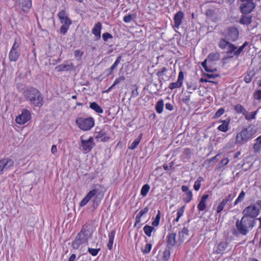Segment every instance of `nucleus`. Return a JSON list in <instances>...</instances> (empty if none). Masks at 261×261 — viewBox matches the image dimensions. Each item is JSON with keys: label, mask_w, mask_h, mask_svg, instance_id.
<instances>
[{"label": "nucleus", "mask_w": 261, "mask_h": 261, "mask_svg": "<svg viewBox=\"0 0 261 261\" xmlns=\"http://www.w3.org/2000/svg\"><path fill=\"white\" fill-rule=\"evenodd\" d=\"M149 208L147 207H145L143 210H141L136 215V222L135 223V226H136L137 224H139L141 222V217L145 214H147Z\"/></svg>", "instance_id": "nucleus-26"}, {"label": "nucleus", "mask_w": 261, "mask_h": 261, "mask_svg": "<svg viewBox=\"0 0 261 261\" xmlns=\"http://www.w3.org/2000/svg\"><path fill=\"white\" fill-rule=\"evenodd\" d=\"M220 54L216 53H212L210 54L206 59L202 63L201 65L205 70L207 72H213L216 70V69L212 68L208 66L206 64V63L208 62V63L212 62L214 61H218L220 59Z\"/></svg>", "instance_id": "nucleus-8"}, {"label": "nucleus", "mask_w": 261, "mask_h": 261, "mask_svg": "<svg viewBox=\"0 0 261 261\" xmlns=\"http://www.w3.org/2000/svg\"><path fill=\"white\" fill-rule=\"evenodd\" d=\"M234 196L231 194H229L227 197L224 198L225 201H227V203L230 205L231 202L232 201Z\"/></svg>", "instance_id": "nucleus-61"}, {"label": "nucleus", "mask_w": 261, "mask_h": 261, "mask_svg": "<svg viewBox=\"0 0 261 261\" xmlns=\"http://www.w3.org/2000/svg\"><path fill=\"white\" fill-rule=\"evenodd\" d=\"M164 100L161 99L159 100L155 105V110L158 114H161L164 108Z\"/></svg>", "instance_id": "nucleus-36"}, {"label": "nucleus", "mask_w": 261, "mask_h": 261, "mask_svg": "<svg viewBox=\"0 0 261 261\" xmlns=\"http://www.w3.org/2000/svg\"><path fill=\"white\" fill-rule=\"evenodd\" d=\"M255 141L256 143L253 145L254 152H258L261 150V135L258 137Z\"/></svg>", "instance_id": "nucleus-34"}, {"label": "nucleus", "mask_w": 261, "mask_h": 261, "mask_svg": "<svg viewBox=\"0 0 261 261\" xmlns=\"http://www.w3.org/2000/svg\"><path fill=\"white\" fill-rule=\"evenodd\" d=\"M234 109L237 113L242 114L243 115L245 114V112L246 111L244 107L240 104L236 105L234 106Z\"/></svg>", "instance_id": "nucleus-42"}, {"label": "nucleus", "mask_w": 261, "mask_h": 261, "mask_svg": "<svg viewBox=\"0 0 261 261\" xmlns=\"http://www.w3.org/2000/svg\"><path fill=\"white\" fill-rule=\"evenodd\" d=\"M252 22V16L250 15H246V14H243L240 20V23L244 25H249Z\"/></svg>", "instance_id": "nucleus-30"}, {"label": "nucleus", "mask_w": 261, "mask_h": 261, "mask_svg": "<svg viewBox=\"0 0 261 261\" xmlns=\"http://www.w3.org/2000/svg\"><path fill=\"white\" fill-rule=\"evenodd\" d=\"M255 75V72L254 70H248L244 75V81L246 83H250Z\"/></svg>", "instance_id": "nucleus-24"}, {"label": "nucleus", "mask_w": 261, "mask_h": 261, "mask_svg": "<svg viewBox=\"0 0 261 261\" xmlns=\"http://www.w3.org/2000/svg\"><path fill=\"white\" fill-rule=\"evenodd\" d=\"M208 198V195L207 194H204L202 196L201 199L197 205V208L199 211H203L205 209L206 206V200Z\"/></svg>", "instance_id": "nucleus-22"}, {"label": "nucleus", "mask_w": 261, "mask_h": 261, "mask_svg": "<svg viewBox=\"0 0 261 261\" xmlns=\"http://www.w3.org/2000/svg\"><path fill=\"white\" fill-rule=\"evenodd\" d=\"M227 247V243L226 242H221L217 245L216 252L217 253H222L225 251Z\"/></svg>", "instance_id": "nucleus-31"}, {"label": "nucleus", "mask_w": 261, "mask_h": 261, "mask_svg": "<svg viewBox=\"0 0 261 261\" xmlns=\"http://www.w3.org/2000/svg\"><path fill=\"white\" fill-rule=\"evenodd\" d=\"M255 98L257 100L261 99V90H257L254 94Z\"/></svg>", "instance_id": "nucleus-62"}, {"label": "nucleus", "mask_w": 261, "mask_h": 261, "mask_svg": "<svg viewBox=\"0 0 261 261\" xmlns=\"http://www.w3.org/2000/svg\"><path fill=\"white\" fill-rule=\"evenodd\" d=\"M258 112V111H255L252 112H249L247 111L245 112L244 114L245 118L248 121H251V120L255 119L256 118V115Z\"/></svg>", "instance_id": "nucleus-32"}, {"label": "nucleus", "mask_w": 261, "mask_h": 261, "mask_svg": "<svg viewBox=\"0 0 261 261\" xmlns=\"http://www.w3.org/2000/svg\"><path fill=\"white\" fill-rule=\"evenodd\" d=\"M31 118L30 112L27 109H23L21 113L16 117L15 121L17 123L23 125L27 122Z\"/></svg>", "instance_id": "nucleus-11"}, {"label": "nucleus", "mask_w": 261, "mask_h": 261, "mask_svg": "<svg viewBox=\"0 0 261 261\" xmlns=\"http://www.w3.org/2000/svg\"><path fill=\"white\" fill-rule=\"evenodd\" d=\"M103 197L102 187L100 185H95L80 203L81 207L84 206L92 200L94 206H97Z\"/></svg>", "instance_id": "nucleus-3"}, {"label": "nucleus", "mask_w": 261, "mask_h": 261, "mask_svg": "<svg viewBox=\"0 0 261 261\" xmlns=\"http://www.w3.org/2000/svg\"><path fill=\"white\" fill-rule=\"evenodd\" d=\"M257 130L255 126L251 125L243 128L241 132L237 133L235 143L237 145H243L255 137Z\"/></svg>", "instance_id": "nucleus-4"}, {"label": "nucleus", "mask_w": 261, "mask_h": 261, "mask_svg": "<svg viewBox=\"0 0 261 261\" xmlns=\"http://www.w3.org/2000/svg\"><path fill=\"white\" fill-rule=\"evenodd\" d=\"M149 189L150 186L148 185L145 184L144 186H143L141 190V195L143 196H146L149 191Z\"/></svg>", "instance_id": "nucleus-45"}, {"label": "nucleus", "mask_w": 261, "mask_h": 261, "mask_svg": "<svg viewBox=\"0 0 261 261\" xmlns=\"http://www.w3.org/2000/svg\"><path fill=\"white\" fill-rule=\"evenodd\" d=\"M229 162V160L228 158L223 159L219 163V164L218 165V168L221 169V168L224 167L225 166H226V165L228 164Z\"/></svg>", "instance_id": "nucleus-55"}, {"label": "nucleus", "mask_w": 261, "mask_h": 261, "mask_svg": "<svg viewBox=\"0 0 261 261\" xmlns=\"http://www.w3.org/2000/svg\"><path fill=\"white\" fill-rule=\"evenodd\" d=\"M90 108L94 110L96 113L101 114L103 113L102 109L95 102L90 103Z\"/></svg>", "instance_id": "nucleus-35"}, {"label": "nucleus", "mask_w": 261, "mask_h": 261, "mask_svg": "<svg viewBox=\"0 0 261 261\" xmlns=\"http://www.w3.org/2000/svg\"><path fill=\"white\" fill-rule=\"evenodd\" d=\"M115 230H112L109 233V241L107 244V247L109 250H111L113 248V245L115 236Z\"/></svg>", "instance_id": "nucleus-25"}, {"label": "nucleus", "mask_w": 261, "mask_h": 261, "mask_svg": "<svg viewBox=\"0 0 261 261\" xmlns=\"http://www.w3.org/2000/svg\"><path fill=\"white\" fill-rule=\"evenodd\" d=\"M185 209V206L184 205L179 210H178L177 212V216L180 218L183 215Z\"/></svg>", "instance_id": "nucleus-60"}, {"label": "nucleus", "mask_w": 261, "mask_h": 261, "mask_svg": "<svg viewBox=\"0 0 261 261\" xmlns=\"http://www.w3.org/2000/svg\"><path fill=\"white\" fill-rule=\"evenodd\" d=\"M101 29L102 24L100 22L96 23L92 29V32L94 35L96 40H98L100 38Z\"/></svg>", "instance_id": "nucleus-21"}, {"label": "nucleus", "mask_w": 261, "mask_h": 261, "mask_svg": "<svg viewBox=\"0 0 261 261\" xmlns=\"http://www.w3.org/2000/svg\"><path fill=\"white\" fill-rule=\"evenodd\" d=\"M141 140V137L139 138L136 139L129 147V148L132 150H134L137 148L139 144L140 143Z\"/></svg>", "instance_id": "nucleus-54"}, {"label": "nucleus", "mask_w": 261, "mask_h": 261, "mask_svg": "<svg viewBox=\"0 0 261 261\" xmlns=\"http://www.w3.org/2000/svg\"><path fill=\"white\" fill-rule=\"evenodd\" d=\"M93 232V229L92 224L90 222H87L83 226L79 233L88 239L92 235Z\"/></svg>", "instance_id": "nucleus-15"}, {"label": "nucleus", "mask_w": 261, "mask_h": 261, "mask_svg": "<svg viewBox=\"0 0 261 261\" xmlns=\"http://www.w3.org/2000/svg\"><path fill=\"white\" fill-rule=\"evenodd\" d=\"M186 196L184 198V201L188 203H189L192 199L193 194L192 191H188L186 193Z\"/></svg>", "instance_id": "nucleus-51"}, {"label": "nucleus", "mask_w": 261, "mask_h": 261, "mask_svg": "<svg viewBox=\"0 0 261 261\" xmlns=\"http://www.w3.org/2000/svg\"><path fill=\"white\" fill-rule=\"evenodd\" d=\"M220 122H222V124L220 125L218 127L217 129L219 131H221V132H222L224 133L226 132L228 130V128H229V121H227L226 120H221V121H220Z\"/></svg>", "instance_id": "nucleus-29"}, {"label": "nucleus", "mask_w": 261, "mask_h": 261, "mask_svg": "<svg viewBox=\"0 0 261 261\" xmlns=\"http://www.w3.org/2000/svg\"><path fill=\"white\" fill-rule=\"evenodd\" d=\"M100 250V248H92L88 247V252L93 256H96Z\"/></svg>", "instance_id": "nucleus-48"}, {"label": "nucleus", "mask_w": 261, "mask_h": 261, "mask_svg": "<svg viewBox=\"0 0 261 261\" xmlns=\"http://www.w3.org/2000/svg\"><path fill=\"white\" fill-rule=\"evenodd\" d=\"M225 112V110L224 108H220L214 114L213 117V119H217L219 118L221 116H222Z\"/></svg>", "instance_id": "nucleus-52"}, {"label": "nucleus", "mask_w": 261, "mask_h": 261, "mask_svg": "<svg viewBox=\"0 0 261 261\" xmlns=\"http://www.w3.org/2000/svg\"><path fill=\"white\" fill-rule=\"evenodd\" d=\"M80 140L82 144L81 146L85 151H90L94 146L95 144L93 141V138L92 137H90L88 140H84L83 137L82 136L80 138Z\"/></svg>", "instance_id": "nucleus-13"}, {"label": "nucleus", "mask_w": 261, "mask_h": 261, "mask_svg": "<svg viewBox=\"0 0 261 261\" xmlns=\"http://www.w3.org/2000/svg\"><path fill=\"white\" fill-rule=\"evenodd\" d=\"M261 210V200H257L255 203L245 207L242 211L243 217L249 220H256L255 218L259 215Z\"/></svg>", "instance_id": "nucleus-5"}, {"label": "nucleus", "mask_w": 261, "mask_h": 261, "mask_svg": "<svg viewBox=\"0 0 261 261\" xmlns=\"http://www.w3.org/2000/svg\"><path fill=\"white\" fill-rule=\"evenodd\" d=\"M184 16V13L181 11H179L174 15V21L175 28L177 29L179 28V26L181 24Z\"/></svg>", "instance_id": "nucleus-20"}, {"label": "nucleus", "mask_w": 261, "mask_h": 261, "mask_svg": "<svg viewBox=\"0 0 261 261\" xmlns=\"http://www.w3.org/2000/svg\"><path fill=\"white\" fill-rule=\"evenodd\" d=\"M227 54L228 55H230L231 57L234 56V53L236 51V49H237V47L236 45H234V44L230 43V44L227 47Z\"/></svg>", "instance_id": "nucleus-37"}, {"label": "nucleus", "mask_w": 261, "mask_h": 261, "mask_svg": "<svg viewBox=\"0 0 261 261\" xmlns=\"http://www.w3.org/2000/svg\"><path fill=\"white\" fill-rule=\"evenodd\" d=\"M104 41L107 42L109 39H112L113 36L109 33H105L102 35Z\"/></svg>", "instance_id": "nucleus-57"}, {"label": "nucleus", "mask_w": 261, "mask_h": 261, "mask_svg": "<svg viewBox=\"0 0 261 261\" xmlns=\"http://www.w3.org/2000/svg\"><path fill=\"white\" fill-rule=\"evenodd\" d=\"M125 80V76L123 74L119 75V76L116 78L114 82V85H117L119 83L122 82Z\"/></svg>", "instance_id": "nucleus-56"}, {"label": "nucleus", "mask_w": 261, "mask_h": 261, "mask_svg": "<svg viewBox=\"0 0 261 261\" xmlns=\"http://www.w3.org/2000/svg\"><path fill=\"white\" fill-rule=\"evenodd\" d=\"M69 27L70 25H62L60 30V32L63 34H66L68 30Z\"/></svg>", "instance_id": "nucleus-59"}, {"label": "nucleus", "mask_w": 261, "mask_h": 261, "mask_svg": "<svg viewBox=\"0 0 261 261\" xmlns=\"http://www.w3.org/2000/svg\"><path fill=\"white\" fill-rule=\"evenodd\" d=\"M166 109L172 111L173 110V107L170 103H167L165 105Z\"/></svg>", "instance_id": "nucleus-64"}, {"label": "nucleus", "mask_w": 261, "mask_h": 261, "mask_svg": "<svg viewBox=\"0 0 261 261\" xmlns=\"http://www.w3.org/2000/svg\"><path fill=\"white\" fill-rule=\"evenodd\" d=\"M226 206H228L227 210L231 208L230 205L227 203V201H225V200L223 199L217 207V213H220Z\"/></svg>", "instance_id": "nucleus-28"}, {"label": "nucleus", "mask_w": 261, "mask_h": 261, "mask_svg": "<svg viewBox=\"0 0 261 261\" xmlns=\"http://www.w3.org/2000/svg\"><path fill=\"white\" fill-rule=\"evenodd\" d=\"M204 180L202 177H198L197 180L195 181L194 185V189L195 191H197L199 190L201 186V182Z\"/></svg>", "instance_id": "nucleus-41"}, {"label": "nucleus", "mask_w": 261, "mask_h": 261, "mask_svg": "<svg viewBox=\"0 0 261 261\" xmlns=\"http://www.w3.org/2000/svg\"><path fill=\"white\" fill-rule=\"evenodd\" d=\"M161 218V212L160 211H158V214L156 215L155 218L154 220L152 222V225L153 226H158L160 223V220Z\"/></svg>", "instance_id": "nucleus-50"}, {"label": "nucleus", "mask_w": 261, "mask_h": 261, "mask_svg": "<svg viewBox=\"0 0 261 261\" xmlns=\"http://www.w3.org/2000/svg\"><path fill=\"white\" fill-rule=\"evenodd\" d=\"M239 32L238 29L234 27L228 28L224 32L222 35L230 42H234L238 39Z\"/></svg>", "instance_id": "nucleus-10"}, {"label": "nucleus", "mask_w": 261, "mask_h": 261, "mask_svg": "<svg viewBox=\"0 0 261 261\" xmlns=\"http://www.w3.org/2000/svg\"><path fill=\"white\" fill-rule=\"evenodd\" d=\"M20 45V41L19 38H16L9 53V59L10 61L16 62L18 60L20 54L19 50Z\"/></svg>", "instance_id": "nucleus-7"}, {"label": "nucleus", "mask_w": 261, "mask_h": 261, "mask_svg": "<svg viewBox=\"0 0 261 261\" xmlns=\"http://www.w3.org/2000/svg\"><path fill=\"white\" fill-rule=\"evenodd\" d=\"M168 71V69L165 67H162L160 70H159L156 73V75L158 77H161L164 75L165 73Z\"/></svg>", "instance_id": "nucleus-58"}, {"label": "nucleus", "mask_w": 261, "mask_h": 261, "mask_svg": "<svg viewBox=\"0 0 261 261\" xmlns=\"http://www.w3.org/2000/svg\"><path fill=\"white\" fill-rule=\"evenodd\" d=\"M75 123L78 127L82 130L87 131L90 130L94 125L95 121L92 117H77Z\"/></svg>", "instance_id": "nucleus-6"}, {"label": "nucleus", "mask_w": 261, "mask_h": 261, "mask_svg": "<svg viewBox=\"0 0 261 261\" xmlns=\"http://www.w3.org/2000/svg\"><path fill=\"white\" fill-rule=\"evenodd\" d=\"M166 247L163 253V258L164 261H167L169 259L170 256V250Z\"/></svg>", "instance_id": "nucleus-49"}, {"label": "nucleus", "mask_w": 261, "mask_h": 261, "mask_svg": "<svg viewBox=\"0 0 261 261\" xmlns=\"http://www.w3.org/2000/svg\"><path fill=\"white\" fill-rule=\"evenodd\" d=\"M74 68L73 63L67 60L65 61L63 64L56 66L55 69L58 72H62L73 70Z\"/></svg>", "instance_id": "nucleus-16"}, {"label": "nucleus", "mask_w": 261, "mask_h": 261, "mask_svg": "<svg viewBox=\"0 0 261 261\" xmlns=\"http://www.w3.org/2000/svg\"><path fill=\"white\" fill-rule=\"evenodd\" d=\"M88 242L87 238L79 233L72 243V247L74 249H78L80 246L86 245Z\"/></svg>", "instance_id": "nucleus-12"}, {"label": "nucleus", "mask_w": 261, "mask_h": 261, "mask_svg": "<svg viewBox=\"0 0 261 261\" xmlns=\"http://www.w3.org/2000/svg\"><path fill=\"white\" fill-rule=\"evenodd\" d=\"M176 233H169L167 237V246L166 247L168 249H172L173 246L176 244Z\"/></svg>", "instance_id": "nucleus-19"}, {"label": "nucleus", "mask_w": 261, "mask_h": 261, "mask_svg": "<svg viewBox=\"0 0 261 261\" xmlns=\"http://www.w3.org/2000/svg\"><path fill=\"white\" fill-rule=\"evenodd\" d=\"M179 245L182 243V242L186 239L187 237L189 236V230L187 227H184L181 231L178 233Z\"/></svg>", "instance_id": "nucleus-23"}, {"label": "nucleus", "mask_w": 261, "mask_h": 261, "mask_svg": "<svg viewBox=\"0 0 261 261\" xmlns=\"http://www.w3.org/2000/svg\"><path fill=\"white\" fill-rule=\"evenodd\" d=\"M26 100L29 103L36 107H41L44 103V97L40 92L36 88L28 87L22 91Z\"/></svg>", "instance_id": "nucleus-2"}, {"label": "nucleus", "mask_w": 261, "mask_h": 261, "mask_svg": "<svg viewBox=\"0 0 261 261\" xmlns=\"http://www.w3.org/2000/svg\"><path fill=\"white\" fill-rule=\"evenodd\" d=\"M152 248V245L150 243H147L144 247H142L141 251L143 254H148Z\"/></svg>", "instance_id": "nucleus-46"}, {"label": "nucleus", "mask_w": 261, "mask_h": 261, "mask_svg": "<svg viewBox=\"0 0 261 261\" xmlns=\"http://www.w3.org/2000/svg\"><path fill=\"white\" fill-rule=\"evenodd\" d=\"M184 74L183 71H180L178 73V79L176 82L171 83L169 85V88L173 90L175 88H180L183 83Z\"/></svg>", "instance_id": "nucleus-18"}, {"label": "nucleus", "mask_w": 261, "mask_h": 261, "mask_svg": "<svg viewBox=\"0 0 261 261\" xmlns=\"http://www.w3.org/2000/svg\"><path fill=\"white\" fill-rule=\"evenodd\" d=\"M122 57L121 56H119L116 59L115 62L113 64V65L110 67V71L113 72L116 68L118 65L120 63L121 61Z\"/></svg>", "instance_id": "nucleus-43"}, {"label": "nucleus", "mask_w": 261, "mask_h": 261, "mask_svg": "<svg viewBox=\"0 0 261 261\" xmlns=\"http://www.w3.org/2000/svg\"><path fill=\"white\" fill-rule=\"evenodd\" d=\"M248 45V42L245 41L242 45L237 48L236 51L234 53V56L238 57L244 50V49Z\"/></svg>", "instance_id": "nucleus-39"}, {"label": "nucleus", "mask_w": 261, "mask_h": 261, "mask_svg": "<svg viewBox=\"0 0 261 261\" xmlns=\"http://www.w3.org/2000/svg\"><path fill=\"white\" fill-rule=\"evenodd\" d=\"M245 196V193L244 191H242L241 193H240L239 196L236 199L234 202V205H236L238 204L239 202L243 201V200L244 199Z\"/></svg>", "instance_id": "nucleus-47"}, {"label": "nucleus", "mask_w": 261, "mask_h": 261, "mask_svg": "<svg viewBox=\"0 0 261 261\" xmlns=\"http://www.w3.org/2000/svg\"><path fill=\"white\" fill-rule=\"evenodd\" d=\"M136 17V14H130L127 15H125L123 18V20L125 23H129L132 20L134 19Z\"/></svg>", "instance_id": "nucleus-44"}, {"label": "nucleus", "mask_w": 261, "mask_h": 261, "mask_svg": "<svg viewBox=\"0 0 261 261\" xmlns=\"http://www.w3.org/2000/svg\"><path fill=\"white\" fill-rule=\"evenodd\" d=\"M154 229V228L153 226H151L148 225H146L143 228L145 234L148 237H150L151 236L152 232Z\"/></svg>", "instance_id": "nucleus-38"}, {"label": "nucleus", "mask_w": 261, "mask_h": 261, "mask_svg": "<svg viewBox=\"0 0 261 261\" xmlns=\"http://www.w3.org/2000/svg\"><path fill=\"white\" fill-rule=\"evenodd\" d=\"M84 54V52L80 49L75 50L74 52V55L76 59L78 61L81 60L82 57Z\"/></svg>", "instance_id": "nucleus-53"}, {"label": "nucleus", "mask_w": 261, "mask_h": 261, "mask_svg": "<svg viewBox=\"0 0 261 261\" xmlns=\"http://www.w3.org/2000/svg\"><path fill=\"white\" fill-rule=\"evenodd\" d=\"M256 220H249L246 217L237 220L235 227L231 229L232 234L235 237L247 235L256 225Z\"/></svg>", "instance_id": "nucleus-1"}, {"label": "nucleus", "mask_w": 261, "mask_h": 261, "mask_svg": "<svg viewBox=\"0 0 261 261\" xmlns=\"http://www.w3.org/2000/svg\"><path fill=\"white\" fill-rule=\"evenodd\" d=\"M240 9L243 14H248L252 12L255 7L253 0H240Z\"/></svg>", "instance_id": "nucleus-9"}, {"label": "nucleus", "mask_w": 261, "mask_h": 261, "mask_svg": "<svg viewBox=\"0 0 261 261\" xmlns=\"http://www.w3.org/2000/svg\"><path fill=\"white\" fill-rule=\"evenodd\" d=\"M230 43V41L226 39V38L224 37L220 39L218 43V46L221 49H227Z\"/></svg>", "instance_id": "nucleus-27"}, {"label": "nucleus", "mask_w": 261, "mask_h": 261, "mask_svg": "<svg viewBox=\"0 0 261 261\" xmlns=\"http://www.w3.org/2000/svg\"><path fill=\"white\" fill-rule=\"evenodd\" d=\"M58 151V149L56 145H53L51 148V152L53 154H55Z\"/></svg>", "instance_id": "nucleus-63"}, {"label": "nucleus", "mask_w": 261, "mask_h": 261, "mask_svg": "<svg viewBox=\"0 0 261 261\" xmlns=\"http://www.w3.org/2000/svg\"><path fill=\"white\" fill-rule=\"evenodd\" d=\"M14 161L9 158H6L0 160V174L4 171L9 169L14 165Z\"/></svg>", "instance_id": "nucleus-14"}, {"label": "nucleus", "mask_w": 261, "mask_h": 261, "mask_svg": "<svg viewBox=\"0 0 261 261\" xmlns=\"http://www.w3.org/2000/svg\"><path fill=\"white\" fill-rule=\"evenodd\" d=\"M98 134L96 136V139H101V141L105 142L109 139V137H106V133L104 129L100 130L99 132H96Z\"/></svg>", "instance_id": "nucleus-33"}, {"label": "nucleus", "mask_w": 261, "mask_h": 261, "mask_svg": "<svg viewBox=\"0 0 261 261\" xmlns=\"http://www.w3.org/2000/svg\"><path fill=\"white\" fill-rule=\"evenodd\" d=\"M58 16L62 25H70L72 23L71 19L68 17L65 10L60 11Z\"/></svg>", "instance_id": "nucleus-17"}, {"label": "nucleus", "mask_w": 261, "mask_h": 261, "mask_svg": "<svg viewBox=\"0 0 261 261\" xmlns=\"http://www.w3.org/2000/svg\"><path fill=\"white\" fill-rule=\"evenodd\" d=\"M32 6L31 0H24L22 2V6L24 11H28Z\"/></svg>", "instance_id": "nucleus-40"}]
</instances>
